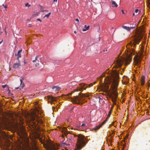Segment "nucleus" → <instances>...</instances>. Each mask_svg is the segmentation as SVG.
Returning a JSON list of instances; mask_svg holds the SVG:
<instances>
[{
    "label": "nucleus",
    "mask_w": 150,
    "mask_h": 150,
    "mask_svg": "<svg viewBox=\"0 0 150 150\" xmlns=\"http://www.w3.org/2000/svg\"><path fill=\"white\" fill-rule=\"evenodd\" d=\"M41 9H40V11L41 12H44V10L43 9V8L42 7V6H41Z\"/></svg>",
    "instance_id": "5701e85b"
},
{
    "label": "nucleus",
    "mask_w": 150,
    "mask_h": 150,
    "mask_svg": "<svg viewBox=\"0 0 150 150\" xmlns=\"http://www.w3.org/2000/svg\"><path fill=\"white\" fill-rule=\"evenodd\" d=\"M2 33V32L1 31H0V33Z\"/></svg>",
    "instance_id": "3c124183"
},
{
    "label": "nucleus",
    "mask_w": 150,
    "mask_h": 150,
    "mask_svg": "<svg viewBox=\"0 0 150 150\" xmlns=\"http://www.w3.org/2000/svg\"><path fill=\"white\" fill-rule=\"evenodd\" d=\"M143 36L142 33H139L137 36L134 38V42L133 43L130 42L127 45L126 47L128 49V52L129 53V54H128L126 57L118 58L116 61V64L114 65L113 67L116 68H120L124 62H125V64L126 65H128L130 63L132 59L131 56L135 54V53L134 49L132 48L130 50L129 46L132 47L133 45V47H135L136 44H139Z\"/></svg>",
    "instance_id": "f257e3e1"
},
{
    "label": "nucleus",
    "mask_w": 150,
    "mask_h": 150,
    "mask_svg": "<svg viewBox=\"0 0 150 150\" xmlns=\"http://www.w3.org/2000/svg\"><path fill=\"white\" fill-rule=\"evenodd\" d=\"M89 28V26H87L86 25H84V28H83L82 29V30L83 31H86Z\"/></svg>",
    "instance_id": "a211bd4d"
},
{
    "label": "nucleus",
    "mask_w": 150,
    "mask_h": 150,
    "mask_svg": "<svg viewBox=\"0 0 150 150\" xmlns=\"http://www.w3.org/2000/svg\"><path fill=\"white\" fill-rule=\"evenodd\" d=\"M122 74V73H121L120 74Z\"/></svg>",
    "instance_id": "5fc2aeb1"
},
{
    "label": "nucleus",
    "mask_w": 150,
    "mask_h": 150,
    "mask_svg": "<svg viewBox=\"0 0 150 150\" xmlns=\"http://www.w3.org/2000/svg\"><path fill=\"white\" fill-rule=\"evenodd\" d=\"M71 129H73V128H71Z\"/></svg>",
    "instance_id": "603ef678"
},
{
    "label": "nucleus",
    "mask_w": 150,
    "mask_h": 150,
    "mask_svg": "<svg viewBox=\"0 0 150 150\" xmlns=\"http://www.w3.org/2000/svg\"><path fill=\"white\" fill-rule=\"evenodd\" d=\"M16 116H18V115L17 114H16Z\"/></svg>",
    "instance_id": "de8ad7c7"
},
{
    "label": "nucleus",
    "mask_w": 150,
    "mask_h": 150,
    "mask_svg": "<svg viewBox=\"0 0 150 150\" xmlns=\"http://www.w3.org/2000/svg\"><path fill=\"white\" fill-rule=\"evenodd\" d=\"M112 109H113V108H112V107L111 109H112Z\"/></svg>",
    "instance_id": "49530a36"
},
{
    "label": "nucleus",
    "mask_w": 150,
    "mask_h": 150,
    "mask_svg": "<svg viewBox=\"0 0 150 150\" xmlns=\"http://www.w3.org/2000/svg\"><path fill=\"white\" fill-rule=\"evenodd\" d=\"M134 61L135 65H137L138 66H139V64L141 63V60L139 57H138L135 55L133 59Z\"/></svg>",
    "instance_id": "423d86ee"
},
{
    "label": "nucleus",
    "mask_w": 150,
    "mask_h": 150,
    "mask_svg": "<svg viewBox=\"0 0 150 150\" xmlns=\"http://www.w3.org/2000/svg\"><path fill=\"white\" fill-rule=\"evenodd\" d=\"M62 137H63V138H64V136H63V135L62 136Z\"/></svg>",
    "instance_id": "09e8293b"
},
{
    "label": "nucleus",
    "mask_w": 150,
    "mask_h": 150,
    "mask_svg": "<svg viewBox=\"0 0 150 150\" xmlns=\"http://www.w3.org/2000/svg\"><path fill=\"white\" fill-rule=\"evenodd\" d=\"M122 13H124L123 12V10H122Z\"/></svg>",
    "instance_id": "a19ab883"
},
{
    "label": "nucleus",
    "mask_w": 150,
    "mask_h": 150,
    "mask_svg": "<svg viewBox=\"0 0 150 150\" xmlns=\"http://www.w3.org/2000/svg\"><path fill=\"white\" fill-rule=\"evenodd\" d=\"M85 125V124H84V123H83V124H82V125H81V126L83 127V126H84Z\"/></svg>",
    "instance_id": "f704fd0d"
},
{
    "label": "nucleus",
    "mask_w": 150,
    "mask_h": 150,
    "mask_svg": "<svg viewBox=\"0 0 150 150\" xmlns=\"http://www.w3.org/2000/svg\"><path fill=\"white\" fill-rule=\"evenodd\" d=\"M20 132H21L22 134H23L25 133V129L23 128L20 129Z\"/></svg>",
    "instance_id": "6ab92c4d"
},
{
    "label": "nucleus",
    "mask_w": 150,
    "mask_h": 150,
    "mask_svg": "<svg viewBox=\"0 0 150 150\" xmlns=\"http://www.w3.org/2000/svg\"><path fill=\"white\" fill-rule=\"evenodd\" d=\"M28 119L30 121H33L35 120V117L33 114L30 115L28 117Z\"/></svg>",
    "instance_id": "9b49d317"
},
{
    "label": "nucleus",
    "mask_w": 150,
    "mask_h": 150,
    "mask_svg": "<svg viewBox=\"0 0 150 150\" xmlns=\"http://www.w3.org/2000/svg\"><path fill=\"white\" fill-rule=\"evenodd\" d=\"M6 85H3L2 86V87L3 88H4L6 87Z\"/></svg>",
    "instance_id": "c756f323"
},
{
    "label": "nucleus",
    "mask_w": 150,
    "mask_h": 150,
    "mask_svg": "<svg viewBox=\"0 0 150 150\" xmlns=\"http://www.w3.org/2000/svg\"><path fill=\"white\" fill-rule=\"evenodd\" d=\"M104 86L103 85H101V88L103 91L104 92H107L108 90V88H109V85L108 84H105Z\"/></svg>",
    "instance_id": "9d476101"
},
{
    "label": "nucleus",
    "mask_w": 150,
    "mask_h": 150,
    "mask_svg": "<svg viewBox=\"0 0 150 150\" xmlns=\"http://www.w3.org/2000/svg\"><path fill=\"white\" fill-rule=\"evenodd\" d=\"M39 57V56H36V57H35V60H34L33 61V62H36V60H37V58H38Z\"/></svg>",
    "instance_id": "4be33fe9"
},
{
    "label": "nucleus",
    "mask_w": 150,
    "mask_h": 150,
    "mask_svg": "<svg viewBox=\"0 0 150 150\" xmlns=\"http://www.w3.org/2000/svg\"><path fill=\"white\" fill-rule=\"evenodd\" d=\"M52 88L55 91H57L60 90L61 88L59 87L54 86L52 87Z\"/></svg>",
    "instance_id": "f8f14e48"
},
{
    "label": "nucleus",
    "mask_w": 150,
    "mask_h": 150,
    "mask_svg": "<svg viewBox=\"0 0 150 150\" xmlns=\"http://www.w3.org/2000/svg\"><path fill=\"white\" fill-rule=\"evenodd\" d=\"M133 16H134V13H133Z\"/></svg>",
    "instance_id": "c03bdc74"
},
{
    "label": "nucleus",
    "mask_w": 150,
    "mask_h": 150,
    "mask_svg": "<svg viewBox=\"0 0 150 150\" xmlns=\"http://www.w3.org/2000/svg\"><path fill=\"white\" fill-rule=\"evenodd\" d=\"M101 126V125H100L96 126V127L93 128V129L95 130V132H96L100 128Z\"/></svg>",
    "instance_id": "f3484780"
},
{
    "label": "nucleus",
    "mask_w": 150,
    "mask_h": 150,
    "mask_svg": "<svg viewBox=\"0 0 150 150\" xmlns=\"http://www.w3.org/2000/svg\"><path fill=\"white\" fill-rule=\"evenodd\" d=\"M106 121H107V119L106 120H105L103 122V124H105V122H106Z\"/></svg>",
    "instance_id": "2f4dec72"
},
{
    "label": "nucleus",
    "mask_w": 150,
    "mask_h": 150,
    "mask_svg": "<svg viewBox=\"0 0 150 150\" xmlns=\"http://www.w3.org/2000/svg\"><path fill=\"white\" fill-rule=\"evenodd\" d=\"M74 33H76V31H74Z\"/></svg>",
    "instance_id": "79ce46f5"
},
{
    "label": "nucleus",
    "mask_w": 150,
    "mask_h": 150,
    "mask_svg": "<svg viewBox=\"0 0 150 150\" xmlns=\"http://www.w3.org/2000/svg\"><path fill=\"white\" fill-rule=\"evenodd\" d=\"M80 86H78L77 88L72 91L69 94H67L65 96V98L69 99V100L74 104H82L83 103V101L84 99L83 97H88L89 96V93H87L86 94H83L79 93L78 95L74 96L73 98L70 97L69 95H71L72 94L74 93L76 91H82L83 89L85 90L87 88V86L85 87H84L85 84L84 83H82L81 84Z\"/></svg>",
    "instance_id": "f03ea898"
},
{
    "label": "nucleus",
    "mask_w": 150,
    "mask_h": 150,
    "mask_svg": "<svg viewBox=\"0 0 150 150\" xmlns=\"http://www.w3.org/2000/svg\"><path fill=\"white\" fill-rule=\"evenodd\" d=\"M111 1H112V7H117L118 5L116 4V3L115 2V1H113L112 0H111Z\"/></svg>",
    "instance_id": "2eb2a0df"
},
{
    "label": "nucleus",
    "mask_w": 150,
    "mask_h": 150,
    "mask_svg": "<svg viewBox=\"0 0 150 150\" xmlns=\"http://www.w3.org/2000/svg\"><path fill=\"white\" fill-rule=\"evenodd\" d=\"M135 25H136L135 24H134V25L133 24L132 26V27H127L126 26L123 25L122 26V28H123L127 30V31H130L131 30L134 29V28H135Z\"/></svg>",
    "instance_id": "6e6552de"
},
{
    "label": "nucleus",
    "mask_w": 150,
    "mask_h": 150,
    "mask_svg": "<svg viewBox=\"0 0 150 150\" xmlns=\"http://www.w3.org/2000/svg\"><path fill=\"white\" fill-rule=\"evenodd\" d=\"M37 20L38 21H39L40 22H41V20L40 19H39V18L37 19Z\"/></svg>",
    "instance_id": "473e14b6"
},
{
    "label": "nucleus",
    "mask_w": 150,
    "mask_h": 150,
    "mask_svg": "<svg viewBox=\"0 0 150 150\" xmlns=\"http://www.w3.org/2000/svg\"><path fill=\"white\" fill-rule=\"evenodd\" d=\"M119 74L118 71L115 70L112 73L111 77L108 79V82L110 83V84H112L111 89L112 91L113 94L114 96V97L112 98V101L114 104L116 102L118 96L117 88L119 79Z\"/></svg>",
    "instance_id": "7ed1b4c3"
},
{
    "label": "nucleus",
    "mask_w": 150,
    "mask_h": 150,
    "mask_svg": "<svg viewBox=\"0 0 150 150\" xmlns=\"http://www.w3.org/2000/svg\"><path fill=\"white\" fill-rule=\"evenodd\" d=\"M75 21H76L77 22H79V19L78 18L76 19H75Z\"/></svg>",
    "instance_id": "7c9ffc66"
},
{
    "label": "nucleus",
    "mask_w": 150,
    "mask_h": 150,
    "mask_svg": "<svg viewBox=\"0 0 150 150\" xmlns=\"http://www.w3.org/2000/svg\"><path fill=\"white\" fill-rule=\"evenodd\" d=\"M112 109H113V108H112V107L111 109H112Z\"/></svg>",
    "instance_id": "a18cd8bd"
},
{
    "label": "nucleus",
    "mask_w": 150,
    "mask_h": 150,
    "mask_svg": "<svg viewBox=\"0 0 150 150\" xmlns=\"http://www.w3.org/2000/svg\"><path fill=\"white\" fill-rule=\"evenodd\" d=\"M141 84L142 86L144 85L145 83V77L144 76H142L141 79Z\"/></svg>",
    "instance_id": "4468645a"
},
{
    "label": "nucleus",
    "mask_w": 150,
    "mask_h": 150,
    "mask_svg": "<svg viewBox=\"0 0 150 150\" xmlns=\"http://www.w3.org/2000/svg\"><path fill=\"white\" fill-rule=\"evenodd\" d=\"M64 134L65 136H67L68 134H72L67 130L66 127L64 128ZM72 134L74 137H77V143L76 148L74 150H80L85 146L86 143L88 142V140L83 135L79 134L78 135H76L74 134Z\"/></svg>",
    "instance_id": "20e7f679"
},
{
    "label": "nucleus",
    "mask_w": 150,
    "mask_h": 150,
    "mask_svg": "<svg viewBox=\"0 0 150 150\" xmlns=\"http://www.w3.org/2000/svg\"><path fill=\"white\" fill-rule=\"evenodd\" d=\"M140 12H141V11H139V13Z\"/></svg>",
    "instance_id": "8fccbe9b"
},
{
    "label": "nucleus",
    "mask_w": 150,
    "mask_h": 150,
    "mask_svg": "<svg viewBox=\"0 0 150 150\" xmlns=\"http://www.w3.org/2000/svg\"><path fill=\"white\" fill-rule=\"evenodd\" d=\"M3 42V40H2L0 42V44H1V43Z\"/></svg>",
    "instance_id": "ea45409f"
},
{
    "label": "nucleus",
    "mask_w": 150,
    "mask_h": 150,
    "mask_svg": "<svg viewBox=\"0 0 150 150\" xmlns=\"http://www.w3.org/2000/svg\"><path fill=\"white\" fill-rule=\"evenodd\" d=\"M3 6L5 8H7V6L6 4H3Z\"/></svg>",
    "instance_id": "b1692460"
},
{
    "label": "nucleus",
    "mask_w": 150,
    "mask_h": 150,
    "mask_svg": "<svg viewBox=\"0 0 150 150\" xmlns=\"http://www.w3.org/2000/svg\"><path fill=\"white\" fill-rule=\"evenodd\" d=\"M93 83H91L90 84H88V86H89V87H91V86H93Z\"/></svg>",
    "instance_id": "bb28decb"
},
{
    "label": "nucleus",
    "mask_w": 150,
    "mask_h": 150,
    "mask_svg": "<svg viewBox=\"0 0 150 150\" xmlns=\"http://www.w3.org/2000/svg\"><path fill=\"white\" fill-rule=\"evenodd\" d=\"M30 19H28L27 20H28V21H30Z\"/></svg>",
    "instance_id": "37998d69"
},
{
    "label": "nucleus",
    "mask_w": 150,
    "mask_h": 150,
    "mask_svg": "<svg viewBox=\"0 0 150 150\" xmlns=\"http://www.w3.org/2000/svg\"><path fill=\"white\" fill-rule=\"evenodd\" d=\"M67 122H70V119H68L67 120Z\"/></svg>",
    "instance_id": "c85d7f7f"
},
{
    "label": "nucleus",
    "mask_w": 150,
    "mask_h": 150,
    "mask_svg": "<svg viewBox=\"0 0 150 150\" xmlns=\"http://www.w3.org/2000/svg\"><path fill=\"white\" fill-rule=\"evenodd\" d=\"M28 25H29V26H31V24H29Z\"/></svg>",
    "instance_id": "58836bf2"
},
{
    "label": "nucleus",
    "mask_w": 150,
    "mask_h": 150,
    "mask_svg": "<svg viewBox=\"0 0 150 150\" xmlns=\"http://www.w3.org/2000/svg\"><path fill=\"white\" fill-rule=\"evenodd\" d=\"M50 14H51V13L50 12L49 13L47 14L46 15L44 16V18L45 17H46L47 18H48Z\"/></svg>",
    "instance_id": "412c9836"
},
{
    "label": "nucleus",
    "mask_w": 150,
    "mask_h": 150,
    "mask_svg": "<svg viewBox=\"0 0 150 150\" xmlns=\"http://www.w3.org/2000/svg\"><path fill=\"white\" fill-rule=\"evenodd\" d=\"M112 110L110 109V111H109V112H108V117H110V115H111V114H112Z\"/></svg>",
    "instance_id": "aec40b11"
},
{
    "label": "nucleus",
    "mask_w": 150,
    "mask_h": 150,
    "mask_svg": "<svg viewBox=\"0 0 150 150\" xmlns=\"http://www.w3.org/2000/svg\"><path fill=\"white\" fill-rule=\"evenodd\" d=\"M28 6V7L30 6V5H29L28 3H27L25 4V6L27 7V6Z\"/></svg>",
    "instance_id": "393cba45"
},
{
    "label": "nucleus",
    "mask_w": 150,
    "mask_h": 150,
    "mask_svg": "<svg viewBox=\"0 0 150 150\" xmlns=\"http://www.w3.org/2000/svg\"><path fill=\"white\" fill-rule=\"evenodd\" d=\"M24 79L23 78H22L21 79H20V81L21 82V84L20 86L19 87H15V88L16 89H19L20 90H21L23 88L25 84L24 83H22L23 80Z\"/></svg>",
    "instance_id": "1a4fd4ad"
},
{
    "label": "nucleus",
    "mask_w": 150,
    "mask_h": 150,
    "mask_svg": "<svg viewBox=\"0 0 150 150\" xmlns=\"http://www.w3.org/2000/svg\"><path fill=\"white\" fill-rule=\"evenodd\" d=\"M138 11V9H135V12L136 13H137Z\"/></svg>",
    "instance_id": "72a5a7b5"
},
{
    "label": "nucleus",
    "mask_w": 150,
    "mask_h": 150,
    "mask_svg": "<svg viewBox=\"0 0 150 150\" xmlns=\"http://www.w3.org/2000/svg\"><path fill=\"white\" fill-rule=\"evenodd\" d=\"M96 82H94V83L95 84V83Z\"/></svg>",
    "instance_id": "864d4df0"
},
{
    "label": "nucleus",
    "mask_w": 150,
    "mask_h": 150,
    "mask_svg": "<svg viewBox=\"0 0 150 150\" xmlns=\"http://www.w3.org/2000/svg\"><path fill=\"white\" fill-rule=\"evenodd\" d=\"M45 11V12H48V10H44V12Z\"/></svg>",
    "instance_id": "e433bc0d"
},
{
    "label": "nucleus",
    "mask_w": 150,
    "mask_h": 150,
    "mask_svg": "<svg viewBox=\"0 0 150 150\" xmlns=\"http://www.w3.org/2000/svg\"><path fill=\"white\" fill-rule=\"evenodd\" d=\"M70 139H69V140L67 139L65 142H63L61 144V146L62 148H64L65 149L64 150L63 149H62V150H68V148L71 144V142H70ZM52 150H57V149L55 148H54Z\"/></svg>",
    "instance_id": "39448f33"
},
{
    "label": "nucleus",
    "mask_w": 150,
    "mask_h": 150,
    "mask_svg": "<svg viewBox=\"0 0 150 150\" xmlns=\"http://www.w3.org/2000/svg\"><path fill=\"white\" fill-rule=\"evenodd\" d=\"M22 52V50H21L18 51L17 54L16 53L15 56H18V59L19 58L21 57V52Z\"/></svg>",
    "instance_id": "ddd939ff"
},
{
    "label": "nucleus",
    "mask_w": 150,
    "mask_h": 150,
    "mask_svg": "<svg viewBox=\"0 0 150 150\" xmlns=\"http://www.w3.org/2000/svg\"><path fill=\"white\" fill-rule=\"evenodd\" d=\"M39 63H36L35 64V67H37L39 66Z\"/></svg>",
    "instance_id": "cd10ccee"
},
{
    "label": "nucleus",
    "mask_w": 150,
    "mask_h": 150,
    "mask_svg": "<svg viewBox=\"0 0 150 150\" xmlns=\"http://www.w3.org/2000/svg\"><path fill=\"white\" fill-rule=\"evenodd\" d=\"M57 0H53V2H55V1H57Z\"/></svg>",
    "instance_id": "4c0bfd02"
},
{
    "label": "nucleus",
    "mask_w": 150,
    "mask_h": 150,
    "mask_svg": "<svg viewBox=\"0 0 150 150\" xmlns=\"http://www.w3.org/2000/svg\"><path fill=\"white\" fill-rule=\"evenodd\" d=\"M20 66V64L19 63H15L13 65V68L15 69L18 68Z\"/></svg>",
    "instance_id": "dca6fc26"
},
{
    "label": "nucleus",
    "mask_w": 150,
    "mask_h": 150,
    "mask_svg": "<svg viewBox=\"0 0 150 150\" xmlns=\"http://www.w3.org/2000/svg\"><path fill=\"white\" fill-rule=\"evenodd\" d=\"M114 123H115V122H112L111 124V125L112 126L114 125Z\"/></svg>",
    "instance_id": "c9c22d12"
},
{
    "label": "nucleus",
    "mask_w": 150,
    "mask_h": 150,
    "mask_svg": "<svg viewBox=\"0 0 150 150\" xmlns=\"http://www.w3.org/2000/svg\"><path fill=\"white\" fill-rule=\"evenodd\" d=\"M47 98L48 99V100H47L48 103L50 102L49 100L50 99V102L51 104L53 103V102L56 101V97L52 96H48Z\"/></svg>",
    "instance_id": "0eeeda50"
},
{
    "label": "nucleus",
    "mask_w": 150,
    "mask_h": 150,
    "mask_svg": "<svg viewBox=\"0 0 150 150\" xmlns=\"http://www.w3.org/2000/svg\"><path fill=\"white\" fill-rule=\"evenodd\" d=\"M147 3L149 5L150 4V0H147Z\"/></svg>",
    "instance_id": "a878e982"
}]
</instances>
